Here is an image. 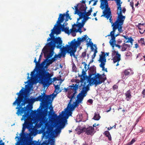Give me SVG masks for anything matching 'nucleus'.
Here are the masks:
<instances>
[{
    "label": "nucleus",
    "instance_id": "nucleus-1",
    "mask_svg": "<svg viewBox=\"0 0 145 145\" xmlns=\"http://www.w3.org/2000/svg\"><path fill=\"white\" fill-rule=\"evenodd\" d=\"M25 90L23 88L20 91L19 93H16V95H18L17 99L13 103V105H16L17 104V106L16 107V109H18L16 114L18 116L21 115V114L24 113V114L22 116V118L21 120L23 119L25 121V125L24 127L25 128L29 129L31 127L32 125L34 123V121L37 123V120L34 119L29 117L28 111L29 106L28 105L24 108L22 107L23 106H24L26 104L23 101L24 96V95Z\"/></svg>",
    "mask_w": 145,
    "mask_h": 145
},
{
    "label": "nucleus",
    "instance_id": "nucleus-2",
    "mask_svg": "<svg viewBox=\"0 0 145 145\" xmlns=\"http://www.w3.org/2000/svg\"><path fill=\"white\" fill-rule=\"evenodd\" d=\"M56 95L52 93L50 95H47L45 93H41V95L36 98L30 99L29 103H33L36 101H40V107L44 109V111L46 113H49L50 115H52L53 107L52 103V100L56 96Z\"/></svg>",
    "mask_w": 145,
    "mask_h": 145
},
{
    "label": "nucleus",
    "instance_id": "nucleus-3",
    "mask_svg": "<svg viewBox=\"0 0 145 145\" xmlns=\"http://www.w3.org/2000/svg\"><path fill=\"white\" fill-rule=\"evenodd\" d=\"M89 88L85 86H83L82 88V90L76 96L77 99L75 102H73L72 104L71 103L72 100L75 97V95L77 92H73V94L70 97L68 96V97L70 99L69 102L67 106H70L71 105H74L75 103H76L77 105V107L79 106L80 104L82 103V101L84 99V97L86 96L87 91L88 90Z\"/></svg>",
    "mask_w": 145,
    "mask_h": 145
},
{
    "label": "nucleus",
    "instance_id": "nucleus-4",
    "mask_svg": "<svg viewBox=\"0 0 145 145\" xmlns=\"http://www.w3.org/2000/svg\"><path fill=\"white\" fill-rule=\"evenodd\" d=\"M38 72V76L41 80L44 87H49L52 83L51 77L53 74L46 71L44 69H39L37 72Z\"/></svg>",
    "mask_w": 145,
    "mask_h": 145
},
{
    "label": "nucleus",
    "instance_id": "nucleus-5",
    "mask_svg": "<svg viewBox=\"0 0 145 145\" xmlns=\"http://www.w3.org/2000/svg\"><path fill=\"white\" fill-rule=\"evenodd\" d=\"M106 78L104 73L102 74L97 73L94 75L90 74L88 76V80L90 85H94L95 86L104 82Z\"/></svg>",
    "mask_w": 145,
    "mask_h": 145
},
{
    "label": "nucleus",
    "instance_id": "nucleus-6",
    "mask_svg": "<svg viewBox=\"0 0 145 145\" xmlns=\"http://www.w3.org/2000/svg\"><path fill=\"white\" fill-rule=\"evenodd\" d=\"M75 103L74 105H71L70 106H67L66 115L63 117L61 118L59 121V123L61 128H63L65 125V122L67 121V119L69 116H71L72 112L77 107V104Z\"/></svg>",
    "mask_w": 145,
    "mask_h": 145
},
{
    "label": "nucleus",
    "instance_id": "nucleus-7",
    "mask_svg": "<svg viewBox=\"0 0 145 145\" xmlns=\"http://www.w3.org/2000/svg\"><path fill=\"white\" fill-rule=\"evenodd\" d=\"M60 51V55H61V57H64L67 53H69L71 56H73L74 57H75V53L76 52V50L75 48L74 45L71 41L70 44H67L65 46H63L61 48H59Z\"/></svg>",
    "mask_w": 145,
    "mask_h": 145
},
{
    "label": "nucleus",
    "instance_id": "nucleus-8",
    "mask_svg": "<svg viewBox=\"0 0 145 145\" xmlns=\"http://www.w3.org/2000/svg\"><path fill=\"white\" fill-rule=\"evenodd\" d=\"M53 42H50L47 43L46 46L44 47L43 50L44 49H47V48H50L51 49L54 50V48L56 47L57 49L61 48L63 46V41L60 37H54Z\"/></svg>",
    "mask_w": 145,
    "mask_h": 145
},
{
    "label": "nucleus",
    "instance_id": "nucleus-9",
    "mask_svg": "<svg viewBox=\"0 0 145 145\" xmlns=\"http://www.w3.org/2000/svg\"><path fill=\"white\" fill-rule=\"evenodd\" d=\"M75 8V11L74 14H77L80 18V16L81 15V13H84L86 12L87 8L86 6V4L85 5L82 4L81 3H79L76 5V6L74 7Z\"/></svg>",
    "mask_w": 145,
    "mask_h": 145
},
{
    "label": "nucleus",
    "instance_id": "nucleus-10",
    "mask_svg": "<svg viewBox=\"0 0 145 145\" xmlns=\"http://www.w3.org/2000/svg\"><path fill=\"white\" fill-rule=\"evenodd\" d=\"M125 18V16L117 15L116 22V23H117V29H118L119 33H121L123 32V31L122 30V25L123 24Z\"/></svg>",
    "mask_w": 145,
    "mask_h": 145
},
{
    "label": "nucleus",
    "instance_id": "nucleus-11",
    "mask_svg": "<svg viewBox=\"0 0 145 145\" xmlns=\"http://www.w3.org/2000/svg\"><path fill=\"white\" fill-rule=\"evenodd\" d=\"M105 9L103 11V14L101 16H103L108 19L109 18V22L111 24H113V23L112 21V15L110 10V8L108 7V5L107 7L105 8Z\"/></svg>",
    "mask_w": 145,
    "mask_h": 145
},
{
    "label": "nucleus",
    "instance_id": "nucleus-12",
    "mask_svg": "<svg viewBox=\"0 0 145 145\" xmlns=\"http://www.w3.org/2000/svg\"><path fill=\"white\" fill-rule=\"evenodd\" d=\"M112 56H114L113 58V61L114 63L117 62L116 66H118L119 65V62L121 60V55L118 53V51H116L115 50L112 51Z\"/></svg>",
    "mask_w": 145,
    "mask_h": 145
},
{
    "label": "nucleus",
    "instance_id": "nucleus-13",
    "mask_svg": "<svg viewBox=\"0 0 145 145\" xmlns=\"http://www.w3.org/2000/svg\"><path fill=\"white\" fill-rule=\"evenodd\" d=\"M88 37L86 35H84V37L82 38H78L77 39V40L76 41V39L73 40L71 42L74 45L75 48L76 49L77 46L79 45L82 42H84L87 39Z\"/></svg>",
    "mask_w": 145,
    "mask_h": 145
},
{
    "label": "nucleus",
    "instance_id": "nucleus-14",
    "mask_svg": "<svg viewBox=\"0 0 145 145\" xmlns=\"http://www.w3.org/2000/svg\"><path fill=\"white\" fill-rule=\"evenodd\" d=\"M101 54L99 56L100 57L98 60L101 63L99 65L100 67L103 69H104V66L106 61V59L105 57V52H101Z\"/></svg>",
    "mask_w": 145,
    "mask_h": 145
},
{
    "label": "nucleus",
    "instance_id": "nucleus-15",
    "mask_svg": "<svg viewBox=\"0 0 145 145\" xmlns=\"http://www.w3.org/2000/svg\"><path fill=\"white\" fill-rule=\"evenodd\" d=\"M24 131L25 129L24 128H23L20 138V137H16V138H18V141L15 144V145H25V142L24 140L23 139V138H24L25 137V135L24 133Z\"/></svg>",
    "mask_w": 145,
    "mask_h": 145
},
{
    "label": "nucleus",
    "instance_id": "nucleus-16",
    "mask_svg": "<svg viewBox=\"0 0 145 145\" xmlns=\"http://www.w3.org/2000/svg\"><path fill=\"white\" fill-rule=\"evenodd\" d=\"M66 16V18L69 19L70 20H71V18L70 16H69V14H59V17L55 25V26L57 24H59L63 22L64 20V17Z\"/></svg>",
    "mask_w": 145,
    "mask_h": 145
},
{
    "label": "nucleus",
    "instance_id": "nucleus-17",
    "mask_svg": "<svg viewBox=\"0 0 145 145\" xmlns=\"http://www.w3.org/2000/svg\"><path fill=\"white\" fill-rule=\"evenodd\" d=\"M84 86L82 84H81V85L78 86V85L77 84H72L71 85L69 86V92H77L78 89V88L80 89H82V88H81V86Z\"/></svg>",
    "mask_w": 145,
    "mask_h": 145
},
{
    "label": "nucleus",
    "instance_id": "nucleus-18",
    "mask_svg": "<svg viewBox=\"0 0 145 145\" xmlns=\"http://www.w3.org/2000/svg\"><path fill=\"white\" fill-rule=\"evenodd\" d=\"M78 21L77 20V21L76 24H74L72 25L73 29H71V32L73 31H76V32H77L78 31L77 30V29L75 27V26L78 27V28H80V29H82V28L84 26V23H80L78 22Z\"/></svg>",
    "mask_w": 145,
    "mask_h": 145
},
{
    "label": "nucleus",
    "instance_id": "nucleus-19",
    "mask_svg": "<svg viewBox=\"0 0 145 145\" xmlns=\"http://www.w3.org/2000/svg\"><path fill=\"white\" fill-rule=\"evenodd\" d=\"M92 11V9L91 8L88 12H86V11L84 13H81V15L80 16V18H79L78 19V21H79L80 19L83 18L84 15H86L87 16H89L91 15V13Z\"/></svg>",
    "mask_w": 145,
    "mask_h": 145
},
{
    "label": "nucleus",
    "instance_id": "nucleus-20",
    "mask_svg": "<svg viewBox=\"0 0 145 145\" xmlns=\"http://www.w3.org/2000/svg\"><path fill=\"white\" fill-rule=\"evenodd\" d=\"M94 128L93 127H89L86 129V133L87 135H91L93 134Z\"/></svg>",
    "mask_w": 145,
    "mask_h": 145
},
{
    "label": "nucleus",
    "instance_id": "nucleus-21",
    "mask_svg": "<svg viewBox=\"0 0 145 145\" xmlns=\"http://www.w3.org/2000/svg\"><path fill=\"white\" fill-rule=\"evenodd\" d=\"M101 3L100 7L102 9H103L106 7H107L108 5L107 0H100Z\"/></svg>",
    "mask_w": 145,
    "mask_h": 145
},
{
    "label": "nucleus",
    "instance_id": "nucleus-22",
    "mask_svg": "<svg viewBox=\"0 0 145 145\" xmlns=\"http://www.w3.org/2000/svg\"><path fill=\"white\" fill-rule=\"evenodd\" d=\"M110 36L112 38L110 40L109 43L113 48H114L115 46V44L116 42V40H115L116 37L114 35H112Z\"/></svg>",
    "mask_w": 145,
    "mask_h": 145
},
{
    "label": "nucleus",
    "instance_id": "nucleus-23",
    "mask_svg": "<svg viewBox=\"0 0 145 145\" xmlns=\"http://www.w3.org/2000/svg\"><path fill=\"white\" fill-rule=\"evenodd\" d=\"M131 92L130 90H129L127 91L125 93V98L127 101H129L130 99L131 98L132 96L131 95Z\"/></svg>",
    "mask_w": 145,
    "mask_h": 145
},
{
    "label": "nucleus",
    "instance_id": "nucleus-24",
    "mask_svg": "<svg viewBox=\"0 0 145 145\" xmlns=\"http://www.w3.org/2000/svg\"><path fill=\"white\" fill-rule=\"evenodd\" d=\"M124 75L125 76H128L130 74H133V73L132 70L130 69L125 70L123 72Z\"/></svg>",
    "mask_w": 145,
    "mask_h": 145
},
{
    "label": "nucleus",
    "instance_id": "nucleus-25",
    "mask_svg": "<svg viewBox=\"0 0 145 145\" xmlns=\"http://www.w3.org/2000/svg\"><path fill=\"white\" fill-rule=\"evenodd\" d=\"M53 50H54L51 49V50L50 52L48 54L46 57L45 56L46 55L45 53H44L45 57L46 58V60H48V59L50 58L53 56L54 54Z\"/></svg>",
    "mask_w": 145,
    "mask_h": 145
},
{
    "label": "nucleus",
    "instance_id": "nucleus-26",
    "mask_svg": "<svg viewBox=\"0 0 145 145\" xmlns=\"http://www.w3.org/2000/svg\"><path fill=\"white\" fill-rule=\"evenodd\" d=\"M55 26H54V27ZM55 27H54L53 29L51 30L52 32L50 33V34L49 35L50 36V38H53L54 37V34H59V32H58L57 31V29L56 30H54Z\"/></svg>",
    "mask_w": 145,
    "mask_h": 145
},
{
    "label": "nucleus",
    "instance_id": "nucleus-27",
    "mask_svg": "<svg viewBox=\"0 0 145 145\" xmlns=\"http://www.w3.org/2000/svg\"><path fill=\"white\" fill-rule=\"evenodd\" d=\"M127 47H130V45L125 44V43H123L122 46L121 51H126Z\"/></svg>",
    "mask_w": 145,
    "mask_h": 145
},
{
    "label": "nucleus",
    "instance_id": "nucleus-28",
    "mask_svg": "<svg viewBox=\"0 0 145 145\" xmlns=\"http://www.w3.org/2000/svg\"><path fill=\"white\" fill-rule=\"evenodd\" d=\"M103 134L106 137H108L109 140L110 141L111 140L112 137L109 132L108 131H106Z\"/></svg>",
    "mask_w": 145,
    "mask_h": 145
},
{
    "label": "nucleus",
    "instance_id": "nucleus-29",
    "mask_svg": "<svg viewBox=\"0 0 145 145\" xmlns=\"http://www.w3.org/2000/svg\"><path fill=\"white\" fill-rule=\"evenodd\" d=\"M101 117L99 114H97L96 113H94V115L93 119L95 120H98L100 119Z\"/></svg>",
    "mask_w": 145,
    "mask_h": 145
},
{
    "label": "nucleus",
    "instance_id": "nucleus-30",
    "mask_svg": "<svg viewBox=\"0 0 145 145\" xmlns=\"http://www.w3.org/2000/svg\"><path fill=\"white\" fill-rule=\"evenodd\" d=\"M117 23H116V21L114 22L113 24H112V26L113 27V32H115L116 30L117 29Z\"/></svg>",
    "mask_w": 145,
    "mask_h": 145
},
{
    "label": "nucleus",
    "instance_id": "nucleus-31",
    "mask_svg": "<svg viewBox=\"0 0 145 145\" xmlns=\"http://www.w3.org/2000/svg\"><path fill=\"white\" fill-rule=\"evenodd\" d=\"M30 99L26 97H23V101L25 103L27 104V103H29Z\"/></svg>",
    "mask_w": 145,
    "mask_h": 145
},
{
    "label": "nucleus",
    "instance_id": "nucleus-32",
    "mask_svg": "<svg viewBox=\"0 0 145 145\" xmlns=\"http://www.w3.org/2000/svg\"><path fill=\"white\" fill-rule=\"evenodd\" d=\"M60 24L61 23H60L59 24H57V25H56L55 26H56V25H59V27L63 29V28L65 26H66L67 24V23L65 22L62 25L61 24Z\"/></svg>",
    "mask_w": 145,
    "mask_h": 145
},
{
    "label": "nucleus",
    "instance_id": "nucleus-33",
    "mask_svg": "<svg viewBox=\"0 0 145 145\" xmlns=\"http://www.w3.org/2000/svg\"><path fill=\"white\" fill-rule=\"evenodd\" d=\"M62 30V31H64L65 33H69L70 32V31L69 30V28L68 27H64L63 29H61Z\"/></svg>",
    "mask_w": 145,
    "mask_h": 145
},
{
    "label": "nucleus",
    "instance_id": "nucleus-34",
    "mask_svg": "<svg viewBox=\"0 0 145 145\" xmlns=\"http://www.w3.org/2000/svg\"><path fill=\"white\" fill-rule=\"evenodd\" d=\"M94 50V53L92 56L91 57L92 59H94L96 56V54L97 52V47H96V48L93 50Z\"/></svg>",
    "mask_w": 145,
    "mask_h": 145
},
{
    "label": "nucleus",
    "instance_id": "nucleus-35",
    "mask_svg": "<svg viewBox=\"0 0 145 145\" xmlns=\"http://www.w3.org/2000/svg\"><path fill=\"white\" fill-rule=\"evenodd\" d=\"M127 39L128 40L125 42L127 43L130 42L131 44H132L133 42L134 41V40L132 39V37H128V39Z\"/></svg>",
    "mask_w": 145,
    "mask_h": 145
},
{
    "label": "nucleus",
    "instance_id": "nucleus-36",
    "mask_svg": "<svg viewBox=\"0 0 145 145\" xmlns=\"http://www.w3.org/2000/svg\"><path fill=\"white\" fill-rule=\"evenodd\" d=\"M41 60L40 58H39L38 60V61L37 62L36 60V57L35 58L34 62L35 63L36 65H40V63Z\"/></svg>",
    "mask_w": 145,
    "mask_h": 145
},
{
    "label": "nucleus",
    "instance_id": "nucleus-37",
    "mask_svg": "<svg viewBox=\"0 0 145 145\" xmlns=\"http://www.w3.org/2000/svg\"><path fill=\"white\" fill-rule=\"evenodd\" d=\"M55 91H57V94L58 93H59L60 92V91H59V90L60 89L59 87V86L58 85H56L55 86Z\"/></svg>",
    "mask_w": 145,
    "mask_h": 145
},
{
    "label": "nucleus",
    "instance_id": "nucleus-38",
    "mask_svg": "<svg viewBox=\"0 0 145 145\" xmlns=\"http://www.w3.org/2000/svg\"><path fill=\"white\" fill-rule=\"evenodd\" d=\"M138 42L139 43L141 44L142 45L144 44L145 45V44L144 43V40L143 38H141L140 40H138Z\"/></svg>",
    "mask_w": 145,
    "mask_h": 145
},
{
    "label": "nucleus",
    "instance_id": "nucleus-39",
    "mask_svg": "<svg viewBox=\"0 0 145 145\" xmlns=\"http://www.w3.org/2000/svg\"><path fill=\"white\" fill-rule=\"evenodd\" d=\"M47 62V64L48 65H50L52 64L53 62V61L51 59H48V60H46Z\"/></svg>",
    "mask_w": 145,
    "mask_h": 145
},
{
    "label": "nucleus",
    "instance_id": "nucleus-40",
    "mask_svg": "<svg viewBox=\"0 0 145 145\" xmlns=\"http://www.w3.org/2000/svg\"><path fill=\"white\" fill-rule=\"evenodd\" d=\"M86 131V128H83L82 129H80L79 130V131H78L79 132V134H80L82 133H83L84 132Z\"/></svg>",
    "mask_w": 145,
    "mask_h": 145
},
{
    "label": "nucleus",
    "instance_id": "nucleus-41",
    "mask_svg": "<svg viewBox=\"0 0 145 145\" xmlns=\"http://www.w3.org/2000/svg\"><path fill=\"white\" fill-rule=\"evenodd\" d=\"M54 57L55 59H56L58 57L59 58H61V55H60L59 54L58 55L56 54L54 56Z\"/></svg>",
    "mask_w": 145,
    "mask_h": 145
},
{
    "label": "nucleus",
    "instance_id": "nucleus-42",
    "mask_svg": "<svg viewBox=\"0 0 145 145\" xmlns=\"http://www.w3.org/2000/svg\"><path fill=\"white\" fill-rule=\"evenodd\" d=\"M86 52H84L82 53L81 57H83V58H84L86 56Z\"/></svg>",
    "mask_w": 145,
    "mask_h": 145
},
{
    "label": "nucleus",
    "instance_id": "nucleus-43",
    "mask_svg": "<svg viewBox=\"0 0 145 145\" xmlns=\"http://www.w3.org/2000/svg\"><path fill=\"white\" fill-rule=\"evenodd\" d=\"M90 45L91 46V50L92 51H93L94 50V48L92 46L93 45V42H90Z\"/></svg>",
    "mask_w": 145,
    "mask_h": 145
},
{
    "label": "nucleus",
    "instance_id": "nucleus-44",
    "mask_svg": "<svg viewBox=\"0 0 145 145\" xmlns=\"http://www.w3.org/2000/svg\"><path fill=\"white\" fill-rule=\"evenodd\" d=\"M61 131V130L60 129H58L56 130L55 133L56 134H58V133H59Z\"/></svg>",
    "mask_w": 145,
    "mask_h": 145
},
{
    "label": "nucleus",
    "instance_id": "nucleus-45",
    "mask_svg": "<svg viewBox=\"0 0 145 145\" xmlns=\"http://www.w3.org/2000/svg\"><path fill=\"white\" fill-rule=\"evenodd\" d=\"M64 90L65 92H67L68 91H69V86L67 88H64Z\"/></svg>",
    "mask_w": 145,
    "mask_h": 145
},
{
    "label": "nucleus",
    "instance_id": "nucleus-46",
    "mask_svg": "<svg viewBox=\"0 0 145 145\" xmlns=\"http://www.w3.org/2000/svg\"><path fill=\"white\" fill-rule=\"evenodd\" d=\"M122 42V40H121L120 39H119L117 40V42L118 44H120Z\"/></svg>",
    "mask_w": 145,
    "mask_h": 145
},
{
    "label": "nucleus",
    "instance_id": "nucleus-47",
    "mask_svg": "<svg viewBox=\"0 0 145 145\" xmlns=\"http://www.w3.org/2000/svg\"><path fill=\"white\" fill-rule=\"evenodd\" d=\"M118 88V86L116 85H114L113 86V89L114 90H115Z\"/></svg>",
    "mask_w": 145,
    "mask_h": 145
},
{
    "label": "nucleus",
    "instance_id": "nucleus-48",
    "mask_svg": "<svg viewBox=\"0 0 145 145\" xmlns=\"http://www.w3.org/2000/svg\"><path fill=\"white\" fill-rule=\"evenodd\" d=\"M135 141L136 140L134 139L133 138L130 142L131 143L130 144H132L135 142Z\"/></svg>",
    "mask_w": 145,
    "mask_h": 145
},
{
    "label": "nucleus",
    "instance_id": "nucleus-49",
    "mask_svg": "<svg viewBox=\"0 0 145 145\" xmlns=\"http://www.w3.org/2000/svg\"><path fill=\"white\" fill-rule=\"evenodd\" d=\"M142 93L143 95V97H145V89L142 91Z\"/></svg>",
    "mask_w": 145,
    "mask_h": 145
},
{
    "label": "nucleus",
    "instance_id": "nucleus-50",
    "mask_svg": "<svg viewBox=\"0 0 145 145\" xmlns=\"http://www.w3.org/2000/svg\"><path fill=\"white\" fill-rule=\"evenodd\" d=\"M126 10L125 8H123L122 10H121V14H122V13H125L126 11Z\"/></svg>",
    "mask_w": 145,
    "mask_h": 145
},
{
    "label": "nucleus",
    "instance_id": "nucleus-51",
    "mask_svg": "<svg viewBox=\"0 0 145 145\" xmlns=\"http://www.w3.org/2000/svg\"><path fill=\"white\" fill-rule=\"evenodd\" d=\"M140 30H141L140 31H139V32L140 34H143L145 31V29L144 30H143L142 29Z\"/></svg>",
    "mask_w": 145,
    "mask_h": 145
},
{
    "label": "nucleus",
    "instance_id": "nucleus-52",
    "mask_svg": "<svg viewBox=\"0 0 145 145\" xmlns=\"http://www.w3.org/2000/svg\"><path fill=\"white\" fill-rule=\"evenodd\" d=\"M53 39H54V37H53V38H49L47 40V41H50V40H51L52 41V42H53Z\"/></svg>",
    "mask_w": 145,
    "mask_h": 145
},
{
    "label": "nucleus",
    "instance_id": "nucleus-53",
    "mask_svg": "<svg viewBox=\"0 0 145 145\" xmlns=\"http://www.w3.org/2000/svg\"><path fill=\"white\" fill-rule=\"evenodd\" d=\"M88 102L92 104L93 103V101L92 99H89L88 101Z\"/></svg>",
    "mask_w": 145,
    "mask_h": 145
},
{
    "label": "nucleus",
    "instance_id": "nucleus-54",
    "mask_svg": "<svg viewBox=\"0 0 145 145\" xmlns=\"http://www.w3.org/2000/svg\"><path fill=\"white\" fill-rule=\"evenodd\" d=\"M83 18L84 20H86V21L88 20V16H87L86 15H84Z\"/></svg>",
    "mask_w": 145,
    "mask_h": 145
},
{
    "label": "nucleus",
    "instance_id": "nucleus-55",
    "mask_svg": "<svg viewBox=\"0 0 145 145\" xmlns=\"http://www.w3.org/2000/svg\"><path fill=\"white\" fill-rule=\"evenodd\" d=\"M115 46L116 47H118V48H120L121 46L118 44H116V43L115 44Z\"/></svg>",
    "mask_w": 145,
    "mask_h": 145
},
{
    "label": "nucleus",
    "instance_id": "nucleus-56",
    "mask_svg": "<svg viewBox=\"0 0 145 145\" xmlns=\"http://www.w3.org/2000/svg\"><path fill=\"white\" fill-rule=\"evenodd\" d=\"M114 33L115 32H113V31H112L110 32V35H108L107 36H111L112 35H114Z\"/></svg>",
    "mask_w": 145,
    "mask_h": 145
},
{
    "label": "nucleus",
    "instance_id": "nucleus-57",
    "mask_svg": "<svg viewBox=\"0 0 145 145\" xmlns=\"http://www.w3.org/2000/svg\"><path fill=\"white\" fill-rule=\"evenodd\" d=\"M140 117H139L136 120L135 122V124L136 125L137 123L139 121L140 119Z\"/></svg>",
    "mask_w": 145,
    "mask_h": 145
},
{
    "label": "nucleus",
    "instance_id": "nucleus-58",
    "mask_svg": "<svg viewBox=\"0 0 145 145\" xmlns=\"http://www.w3.org/2000/svg\"><path fill=\"white\" fill-rule=\"evenodd\" d=\"M31 75L32 77L33 76L35 75V72H32L31 74Z\"/></svg>",
    "mask_w": 145,
    "mask_h": 145
},
{
    "label": "nucleus",
    "instance_id": "nucleus-59",
    "mask_svg": "<svg viewBox=\"0 0 145 145\" xmlns=\"http://www.w3.org/2000/svg\"><path fill=\"white\" fill-rule=\"evenodd\" d=\"M139 46V45L137 43H136L135 44V48H138Z\"/></svg>",
    "mask_w": 145,
    "mask_h": 145
},
{
    "label": "nucleus",
    "instance_id": "nucleus-60",
    "mask_svg": "<svg viewBox=\"0 0 145 145\" xmlns=\"http://www.w3.org/2000/svg\"><path fill=\"white\" fill-rule=\"evenodd\" d=\"M93 59H92H92L91 60L89 63V64L88 65V66L89 67V64L91 63H92L93 61Z\"/></svg>",
    "mask_w": 145,
    "mask_h": 145
},
{
    "label": "nucleus",
    "instance_id": "nucleus-61",
    "mask_svg": "<svg viewBox=\"0 0 145 145\" xmlns=\"http://www.w3.org/2000/svg\"><path fill=\"white\" fill-rule=\"evenodd\" d=\"M97 1H98V0H96L93 3V5H92L93 6H95V5H96V4H97Z\"/></svg>",
    "mask_w": 145,
    "mask_h": 145
},
{
    "label": "nucleus",
    "instance_id": "nucleus-62",
    "mask_svg": "<svg viewBox=\"0 0 145 145\" xmlns=\"http://www.w3.org/2000/svg\"><path fill=\"white\" fill-rule=\"evenodd\" d=\"M130 5H131V6H133L134 5V3H133V2L131 1L130 3Z\"/></svg>",
    "mask_w": 145,
    "mask_h": 145
},
{
    "label": "nucleus",
    "instance_id": "nucleus-63",
    "mask_svg": "<svg viewBox=\"0 0 145 145\" xmlns=\"http://www.w3.org/2000/svg\"><path fill=\"white\" fill-rule=\"evenodd\" d=\"M51 60L53 62L56 60V59H55V58H54V57H53L52 58Z\"/></svg>",
    "mask_w": 145,
    "mask_h": 145
},
{
    "label": "nucleus",
    "instance_id": "nucleus-64",
    "mask_svg": "<svg viewBox=\"0 0 145 145\" xmlns=\"http://www.w3.org/2000/svg\"><path fill=\"white\" fill-rule=\"evenodd\" d=\"M77 30L80 33L82 32V31H81V29H80V28H78V30Z\"/></svg>",
    "mask_w": 145,
    "mask_h": 145
}]
</instances>
